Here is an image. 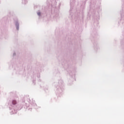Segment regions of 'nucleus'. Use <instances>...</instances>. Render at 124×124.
Listing matches in <instances>:
<instances>
[{"label": "nucleus", "instance_id": "f03ea898", "mask_svg": "<svg viewBox=\"0 0 124 124\" xmlns=\"http://www.w3.org/2000/svg\"><path fill=\"white\" fill-rule=\"evenodd\" d=\"M37 14L39 16H40V12L38 13Z\"/></svg>", "mask_w": 124, "mask_h": 124}, {"label": "nucleus", "instance_id": "f257e3e1", "mask_svg": "<svg viewBox=\"0 0 124 124\" xmlns=\"http://www.w3.org/2000/svg\"><path fill=\"white\" fill-rule=\"evenodd\" d=\"M12 104L14 105H15V104H17V102L16 101V100H13L12 101Z\"/></svg>", "mask_w": 124, "mask_h": 124}]
</instances>
